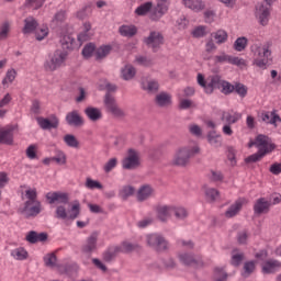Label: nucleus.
Returning a JSON list of instances; mask_svg holds the SVG:
<instances>
[{
    "label": "nucleus",
    "mask_w": 281,
    "mask_h": 281,
    "mask_svg": "<svg viewBox=\"0 0 281 281\" xmlns=\"http://www.w3.org/2000/svg\"><path fill=\"white\" fill-rule=\"evenodd\" d=\"M46 199L49 205L54 203H59L55 209V218L57 221H76L80 216V202L76 201L70 211H67V205H69V194L63 192H48L46 193Z\"/></svg>",
    "instance_id": "nucleus-1"
},
{
    "label": "nucleus",
    "mask_w": 281,
    "mask_h": 281,
    "mask_svg": "<svg viewBox=\"0 0 281 281\" xmlns=\"http://www.w3.org/2000/svg\"><path fill=\"white\" fill-rule=\"evenodd\" d=\"M26 201L24 202L20 213L24 218H36L43 212V203L38 200V192L36 188H29L24 194Z\"/></svg>",
    "instance_id": "nucleus-2"
},
{
    "label": "nucleus",
    "mask_w": 281,
    "mask_h": 281,
    "mask_svg": "<svg viewBox=\"0 0 281 281\" xmlns=\"http://www.w3.org/2000/svg\"><path fill=\"white\" fill-rule=\"evenodd\" d=\"M200 153L201 148L198 145L194 147H181L176 151L172 165L186 168V166L190 164V158L194 157V155H199Z\"/></svg>",
    "instance_id": "nucleus-3"
},
{
    "label": "nucleus",
    "mask_w": 281,
    "mask_h": 281,
    "mask_svg": "<svg viewBox=\"0 0 281 281\" xmlns=\"http://www.w3.org/2000/svg\"><path fill=\"white\" fill-rule=\"evenodd\" d=\"M251 52L257 67L265 68L269 65V60L271 59V48L269 43L262 45L255 44L251 46Z\"/></svg>",
    "instance_id": "nucleus-4"
},
{
    "label": "nucleus",
    "mask_w": 281,
    "mask_h": 281,
    "mask_svg": "<svg viewBox=\"0 0 281 281\" xmlns=\"http://www.w3.org/2000/svg\"><path fill=\"white\" fill-rule=\"evenodd\" d=\"M67 50L57 49L52 55H49V59L44 63L45 71H56V69H60L65 61L67 60Z\"/></svg>",
    "instance_id": "nucleus-5"
},
{
    "label": "nucleus",
    "mask_w": 281,
    "mask_h": 281,
    "mask_svg": "<svg viewBox=\"0 0 281 281\" xmlns=\"http://www.w3.org/2000/svg\"><path fill=\"white\" fill-rule=\"evenodd\" d=\"M276 0H265L256 5L255 15L258 19L260 25L269 24V16H271V5Z\"/></svg>",
    "instance_id": "nucleus-6"
},
{
    "label": "nucleus",
    "mask_w": 281,
    "mask_h": 281,
    "mask_svg": "<svg viewBox=\"0 0 281 281\" xmlns=\"http://www.w3.org/2000/svg\"><path fill=\"white\" fill-rule=\"evenodd\" d=\"M147 245L154 251H157L158 254H161L164 251H168V240H166V237L161 234H149L146 236Z\"/></svg>",
    "instance_id": "nucleus-7"
},
{
    "label": "nucleus",
    "mask_w": 281,
    "mask_h": 281,
    "mask_svg": "<svg viewBox=\"0 0 281 281\" xmlns=\"http://www.w3.org/2000/svg\"><path fill=\"white\" fill-rule=\"evenodd\" d=\"M122 168H124V170H135V168H139V151L130 148L127 150V157L122 161Z\"/></svg>",
    "instance_id": "nucleus-8"
},
{
    "label": "nucleus",
    "mask_w": 281,
    "mask_h": 281,
    "mask_svg": "<svg viewBox=\"0 0 281 281\" xmlns=\"http://www.w3.org/2000/svg\"><path fill=\"white\" fill-rule=\"evenodd\" d=\"M145 45H147L153 52H157L164 45V35L157 31L149 33L147 37L144 38Z\"/></svg>",
    "instance_id": "nucleus-9"
},
{
    "label": "nucleus",
    "mask_w": 281,
    "mask_h": 281,
    "mask_svg": "<svg viewBox=\"0 0 281 281\" xmlns=\"http://www.w3.org/2000/svg\"><path fill=\"white\" fill-rule=\"evenodd\" d=\"M170 7V0H158L156 7L151 9L150 19L151 21H159Z\"/></svg>",
    "instance_id": "nucleus-10"
},
{
    "label": "nucleus",
    "mask_w": 281,
    "mask_h": 281,
    "mask_svg": "<svg viewBox=\"0 0 281 281\" xmlns=\"http://www.w3.org/2000/svg\"><path fill=\"white\" fill-rule=\"evenodd\" d=\"M95 249H98V233H92L81 246V254L89 257Z\"/></svg>",
    "instance_id": "nucleus-11"
},
{
    "label": "nucleus",
    "mask_w": 281,
    "mask_h": 281,
    "mask_svg": "<svg viewBox=\"0 0 281 281\" xmlns=\"http://www.w3.org/2000/svg\"><path fill=\"white\" fill-rule=\"evenodd\" d=\"M252 144H255L259 150H268V153L276 150V144L271 143V138L267 135L259 134Z\"/></svg>",
    "instance_id": "nucleus-12"
},
{
    "label": "nucleus",
    "mask_w": 281,
    "mask_h": 281,
    "mask_svg": "<svg viewBox=\"0 0 281 281\" xmlns=\"http://www.w3.org/2000/svg\"><path fill=\"white\" fill-rule=\"evenodd\" d=\"M66 124L75 128H82L85 126V117L78 111H71L66 114Z\"/></svg>",
    "instance_id": "nucleus-13"
},
{
    "label": "nucleus",
    "mask_w": 281,
    "mask_h": 281,
    "mask_svg": "<svg viewBox=\"0 0 281 281\" xmlns=\"http://www.w3.org/2000/svg\"><path fill=\"white\" fill-rule=\"evenodd\" d=\"M179 260L186 267H203V260L190 252L180 254Z\"/></svg>",
    "instance_id": "nucleus-14"
},
{
    "label": "nucleus",
    "mask_w": 281,
    "mask_h": 281,
    "mask_svg": "<svg viewBox=\"0 0 281 281\" xmlns=\"http://www.w3.org/2000/svg\"><path fill=\"white\" fill-rule=\"evenodd\" d=\"M37 124L43 131H52V128H58L60 121L56 115H52L49 119L38 117Z\"/></svg>",
    "instance_id": "nucleus-15"
},
{
    "label": "nucleus",
    "mask_w": 281,
    "mask_h": 281,
    "mask_svg": "<svg viewBox=\"0 0 281 281\" xmlns=\"http://www.w3.org/2000/svg\"><path fill=\"white\" fill-rule=\"evenodd\" d=\"M223 77L218 74L211 75L207 77L206 93L210 95L214 93V89H221L223 86Z\"/></svg>",
    "instance_id": "nucleus-16"
},
{
    "label": "nucleus",
    "mask_w": 281,
    "mask_h": 281,
    "mask_svg": "<svg viewBox=\"0 0 281 281\" xmlns=\"http://www.w3.org/2000/svg\"><path fill=\"white\" fill-rule=\"evenodd\" d=\"M245 199H238L232 204L224 213L226 218H234V216H238L240 210H243V205H245Z\"/></svg>",
    "instance_id": "nucleus-17"
},
{
    "label": "nucleus",
    "mask_w": 281,
    "mask_h": 281,
    "mask_svg": "<svg viewBox=\"0 0 281 281\" xmlns=\"http://www.w3.org/2000/svg\"><path fill=\"white\" fill-rule=\"evenodd\" d=\"M156 214L161 223H168V218L172 216V205H158L156 207Z\"/></svg>",
    "instance_id": "nucleus-18"
},
{
    "label": "nucleus",
    "mask_w": 281,
    "mask_h": 281,
    "mask_svg": "<svg viewBox=\"0 0 281 281\" xmlns=\"http://www.w3.org/2000/svg\"><path fill=\"white\" fill-rule=\"evenodd\" d=\"M49 238L47 233H37L36 231H31L26 234L25 240L31 245H36V243H45Z\"/></svg>",
    "instance_id": "nucleus-19"
},
{
    "label": "nucleus",
    "mask_w": 281,
    "mask_h": 281,
    "mask_svg": "<svg viewBox=\"0 0 281 281\" xmlns=\"http://www.w3.org/2000/svg\"><path fill=\"white\" fill-rule=\"evenodd\" d=\"M271 207V201H268L265 198H259L254 205L255 214H267Z\"/></svg>",
    "instance_id": "nucleus-20"
},
{
    "label": "nucleus",
    "mask_w": 281,
    "mask_h": 281,
    "mask_svg": "<svg viewBox=\"0 0 281 281\" xmlns=\"http://www.w3.org/2000/svg\"><path fill=\"white\" fill-rule=\"evenodd\" d=\"M14 126H10L7 130L0 131V144H7L12 146L14 144Z\"/></svg>",
    "instance_id": "nucleus-21"
},
{
    "label": "nucleus",
    "mask_w": 281,
    "mask_h": 281,
    "mask_svg": "<svg viewBox=\"0 0 281 281\" xmlns=\"http://www.w3.org/2000/svg\"><path fill=\"white\" fill-rule=\"evenodd\" d=\"M261 120L266 122V124H272V126H278V122H281L280 115L276 110L261 113Z\"/></svg>",
    "instance_id": "nucleus-22"
},
{
    "label": "nucleus",
    "mask_w": 281,
    "mask_h": 281,
    "mask_svg": "<svg viewBox=\"0 0 281 281\" xmlns=\"http://www.w3.org/2000/svg\"><path fill=\"white\" fill-rule=\"evenodd\" d=\"M153 192H155L153 187L148 184L142 186L137 191L138 201H147V199H150L153 196Z\"/></svg>",
    "instance_id": "nucleus-23"
},
{
    "label": "nucleus",
    "mask_w": 281,
    "mask_h": 281,
    "mask_svg": "<svg viewBox=\"0 0 281 281\" xmlns=\"http://www.w3.org/2000/svg\"><path fill=\"white\" fill-rule=\"evenodd\" d=\"M206 139L214 148H221L223 146L221 134H216V131H210L206 135Z\"/></svg>",
    "instance_id": "nucleus-24"
},
{
    "label": "nucleus",
    "mask_w": 281,
    "mask_h": 281,
    "mask_svg": "<svg viewBox=\"0 0 281 281\" xmlns=\"http://www.w3.org/2000/svg\"><path fill=\"white\" fill-rule=\"evenodd\" d=\"M280 267H281L280 261L270 259L262 265V272L263 273H276V271L280 270Z\"/></svg>",
    "instance_id": "nucleus-25"
},
{
    "label": "nucleus",
    "mask_w": 281,
    "mask_h": 281,
    "mask_svg": "<svg viewBox=\"0 0 281 281\" xmlns=\"http://www.w3.org/2000/svg\"><path fill=\"white\" fill-rule=\"evenodd\" d=\"M57 267H58L59 273L65 274V276H74V274L78 273V271L80 269L78 263L61 265V266H57Z\"/></svg>",
    "instance_id": "nucleus-26"
},
{
    "label": "nucleus",
    "mask_w": 281,
    "mask_h": 281,
    "mask_svg": "<svg viewBox=\"0 0 281 281\" xmlns=\"http://www.w3.org/2000/svg\"><path fill=\"white\" fill-rule=\"evenodd\" d=\"M119 33L126 38H133L137 34V26L123 24L119 27Z\"/></svg>",
    "instance_id": "nucleus-27"
},
{
    "label": "nucleus",
    "mask_w": 281,
    "mask_h": 281,
    "mask_svg": "<svg viewBox=\"0 0 281 281\" xmlns=\"http://www.w3.org/2000/svg\"><path fill=\"white\" fill-rule=\"evenodd\" d=\"M186 8L192 10L193 12H201V10L205 9V3L201 0H182Z\"/></svg>",
    "instance_id": "nucleus-28"
},
{
    "label": "nucleus",
    "mask_w": 281,
    "mask_h": 281,
    "mask_svg": "<svg viewBox=\"0 0 281 281\" xmlns=\"http://www.w3.org/2000/svg\"><path fill=\"white\" fill-rule=\"evenodd\" d=\"M38 27V22L33 16H29L24 20V27L22 30L23 34H32L34 30Z\"/></svg>",
    "instance_id": "nucleus-29"
},
{
    "label": "nucleus",
    "mask_w": 281,
    "mask_h": 281,
    "mask_svg": "<svg viewBox=\"0 0 281 281\" xmlns=\"http://www.w3.org/2000/svg\"><path fill=\"white\" fill-rule=\"evenodd\" d=\"M121 252H122V247L112 246L108 248L105 252H103V260L105 262H111L115 258V256H117V254H121Z\"/></svg>",
    "instance_id": "nucleus-30"
},
{
    "label": "nucleus",
    "mask_w": 281,
    "mask_h": 281,
    "mask_svg": "<svg viewBox=\"0 0 281 281\" xmlns=\"http://www.w3.org/2000/svg\"><path fill=\"white\" fill-rule=\"evenodd\" d=\"M58 258L56 257V254L50 252L44 256V265L45 267H49L50 269H57L58 267H61V265H58Z\"/></svg>",
    "instance_id": "nucleus-31"
},
{
    "label": "nucleus",
    "mask_w": 281,
    "mask_h": 281,
    "mask_svg": "<svg viewBox=\"0 0 281 281\" xmlns=\"http://www.w3.org/2000/svg\"><path fill=\"white\" fill-rule=\"evenodd\" d=\"M85 113L91 122H99V120H102V111L97 108H87Z\"/></svg>",
    "instance_id": "nucleus-32"
},
{
    "label": "nucleus",
    "mask_w": 281,
    "mask_h": 281,
    "mask_svg": "<svg viewBox=\"0 0 281 281\" xmlns=\"http://www.w3.org/2000/svg\"><path fill=\"white\" fill-rule=\"evenodd\" d=\"M156 102L160 106H168L172 104V95L168 92H160L159 94L156 95Z\"/></svg>",
    "instance_id": "nucleus-33"
},
{
    "label": "nucleus",
    "mask_w": 281,
    "mask_h": 281,
    "mask_svg": "<svg viewBox=\"0 0 281 281\" xmlns=\"http://www.w3.org/2000/svg\"><path fill=\"white\" fill-rule=\"evenodd\" d=\"M221 120L226 125L236 124V122H238V120H240V114H238V113L233 114V113H229V112H223Z\"/></svg>",
    "instance_id": "nucleus-34"
},
{
    "label": "nucleus",
    "mask_w": 281,
    "mask_h": 281,
    "mask_svg": "<svg viewBox=\"0 0 281 281\" xmlns=\"http://www.w3.org/2000/svg\"><path fill=\"white\" fill-rule=\"evenodd\" d=\"M172 215L176 217V221H186L189 213L188 210L183 206H172Z\"/></svg>",
    "instance_id": "nucleus-35"
},
{
    "label": "nucleus",
    "mask_w": 281,
    "mask_h": 281,
    "mask_svg": "<svg viewBox=\"0 0 281 281\" xmlns=\"http://www.w3.org/2000/svg\"><path fill=\"white\" fill-rule=\"evenodd\" d=\"M269 153V149H259L258 153L252 154L245 158L246 164H256V161H260L265 155Z\"/></svg>",
    "instance_id": "nucleus-36"
},
{
    "label": "nucleus",
    "mask_w": 281,
    "mask_h": 281,
    "mask_svg": "<svg viewBox=\"0 0 281 281\" xmlns=\"http://www.w3.org/2000/svg\"><path fill=\"white\" fill-rule=\"evenodd\" d=\"M212 38L216 41L217 45H223V43H227L228 35L225 30H218L215 33L211 34Z\"/></svg>",
    "instance_id": "nucleus-37"
},
{
    "label": "nucleus",
    "mask_w": 281,
    "mask_h": 281,
    "mask_svg": "<svg viewBox=\"0 0 281 281\" xmlns=\"http://www.w3.org/2000/svg\"><path fill=\"white\" fill-rule=\"evenodd\" d=\"M135 74H137V71L135 70V67H133L132 65H126L122 69L123 80H133V78H135Z\"/></svg>",
    "instance_id": "nucleus-38"
},
{
    "label": "nucleus",
    "mask_w": 281,
    "mask_h": 281,
    "mask_svg": "<svg viewBox=\"0 0 281 281\" xmlns=\"http://www.w3.org/2000/svg\"><path fill=\"white\" fill-rule=\"evenodd\" d=\"M109 54H111V46H109V45L100 46L94 52V56H95L97 60H102Z\"/></svg>",
    "instance_id": "nucleus-39"
},
{
    "label": "nucleus",
    "mask_w": 281,
    "mask_h": 281,
    "mask_svg": "<svg viewBox=\"0 0 281 281\" xmlns=\"http://www.w3.org/2000/svg\"><path fill=\"white\" fill-rule=\"evenodd\" d=\"M64 142L69 148H78L80 146V142H78V138L72 134H66L64 136Z\"/></svg>",
    "instance_id": "nucleus-40"
},
{
    "label": "nucleus",
    "mask_w": 281,
    "mask_h": 281,
    "mask_svg": "<svg viewBox=\"0 0 281 281\" xmlns=\"http://www.w3.org/2000/svg\"><path fill=\"white\" fill-rule=\"evenodd\" d=\"M149 10H153V2H145L135 10V14L137 16H146Z\"/></svg>",
    "instance_id": "nucleus-41"
},
{
    "label": "nucleus",
    "mask_w": 281,
    "mask_h": 281,
    "mask_svg": "<svg viewBox=\"0 0 281 281\" xmlns=\"http://www.w3.org/2000/svg\"><path fill=\"white\" fill-rule=\"evenodd\" d=\"M236 251L238 250H233L231 265H233V267H240L241 262L245 260V254Z\"/></svg>",
    "instance_id": "nucleus-42"
},
{
    "label": "nucleus",
    "mask_w": 281,
    "mask_h": 281,
    "mask_svg": "<svg viewBox=\"0 0 281 281\" xmlns=\"http://www.w3.org/2000/svg\"><path fill=\"white\" fill-rule=\"evenodd\" d=\"M135 194V188L131 186H125L122 188V190L119 192V196L123 200L126 201L128 196H133Z\"/></svg>",
    "instance_id": "nucleus-43"
},
{
    "label": "nucleus",
    "mask_w": 281,
    "mask_h": 281,
    "mask_svg": "<svg viewBox=\"0 0 281 281\" xmlns=\"http://www.w3.org/2000/svg\"><path fill=\"white\" fill-rule=\"evenodd\" d=\"M256 271V262L247 261L244 263V272L241 273L243 278H249L251 273Z\"/></svg>",
    "instance_id": "nucleus-44"
},
{
    "label": "nucleus",
    "mask_w": 281,
    "mask_h": 281,
    "mask_svg": "<svg viewBox=\"0 0 281 281\" xmlns=\"http://www.w3.org/2000/svg\"><path fill=\"white\" fill-rule=\"evenodd\" d=\"M205 196H206V201H209V203H214V201H216V199H218L220 192H218V190H216L214 188H207L205 190Z\"/></svg>",
    "instance_id": "nucleus-45"
},
{
    "label": "nucleus",
    "mask_w": 281,
    "mask_h": 281,
    "mask_svg": "<svg viewBox=\"0 0 281 281\" xmlns=\"http://www.w3.org/2000/svg\"><path fill=\"white\" fill-rule=\"evenodd\" d=\"M135 63L142 67H153V58L143 55H137L135 57Z\"/></svg>",
    "instance_id": "nucleus-46"
},
{
    "label": "nucleus",
    "mask_w": 281,
    "mask_h": 281,
    "mask_svg": "<svg viewBox=\"0 0 281 281\" xmlns=\"http://www.w3.org/2000/svg\"><path fill=\"white\" fill-rule=\"evenodd\" d=\"M11 256L15 258V260H26L27 258V250L25 248H16L12 250Z\"/></svg>",
    "instance_id": "nucleus-47"
},
{
    "label": "nucleus",
    "mask_w": 281,
    "mask_h": 281,
    "mask_svg": "<svg viewBox=\"0 0 281 281\" xmlns=\"http://www.w3.org/2000/svg\"><path fill=\"white\" fill-rule=\"evenodd\" d=\"M91 12H93V10L91 9V4H87L77 12V19H80V21H83V19L91 16Z\"/></svg>",
    "instance_id": "nucleus-48"
},
{
    "label": "nucleus",
    "mask_w": 281,
    "mask_h": 281,
    "mask_svg": "<svg viewBox=\"0 0 281 281\" xmlns=\"http://www.w3.org/2000/svg\"><path fill=\"white\" fill-rule=\"evenodd\" d=\"M60 44H61L64 52H65V49H71L74 47V38L70 37L69 35H64L60 38Z\"/></svg>",
    "instance_id": "nucleus-49"
},
{
    "label": "nucleus",
    "mask_w": 281,
    "mask_h": 281,
    "mask_svg": "<svg viewBox=\"0 0 281 281\" xmlns=\"http://www.w3.org/2000/svg\"><path fill=\"white\" fill-rule=\"evenodd\" d=\"M95 54V44L89 43L82 49V56L85 58H91Z\"/></svg>",
    "instance_id": "nucleus-50"
},
{
    "label": "nucleus",
    "mask_w": 281,
    "mask_h": 281,
    "mask_svg": "<svg viewBox=\"0 0 281 281\" xmlns=\"http://www.w3.org/2000/svg\"><path fill=\"white\" fill-rule=\"evenodd\" d=\"M247 47V37H238L234 43V49L236 52H244Z\"/></svg>",
    "instance_id": "nucleus-51"
},
{
    "label": "nucleus",
    "mask_w": 281,
    "mask_h": 281,
    "mask_svg": "<svg viewBox=\"0 0 281 281\" xmlns=\"http://www.w3.org/2000/svg\"><path fill=\"white\" fill-rule=\"evenodd\" d=\"M234 87L235 85L229 83V81L224 80L221 86V92L224 93V95H229L231 93H234Z\"/></svg>",
    "instance_id": "nucleus-52"
},
{
    "label": "nucleus",
    "mask_w": 281,
    "mask_h": 281,
    "mask_svg": "<svg viewBox=\"0 0 281 281\" xmlns=\"http://www.w3.org/2000/svg\"><path fill=\"white\" fill-rule=\"evenodd\" d=\"M16 79V70L11 68L7 71L4 79L2 80V85H8V82L12 83Z\"/></svg>",
    "instance_id": "nucleus-53"
},
{
    "label": "nucleus",
    "mask_w": 281,
    "mask_h": 281,
    "mask_svg": "<svg viewBox=\"0 0 281 281\" xmlns=\"http://www.w3.org/2000/svg\"><path fill=\"white\" fill-rule=\"evenodd\" d=\"M86 188L89 190H102V183H100L98 180H93L91 178H87L86 180Z\"/></svg>",
    "instance_id": "nucleus-54"
},
{
    "label": "nucleus",
    "mask_w": 281,
    "mask_h": 281,
    "mask_svg": "<svg viewBox=\"0 0 281 281\" xmlns=\"http://www.w3.org/2000/svg\"><path fill=\"white\" fill-rule=\"evenodd\" d=\"M234 91L239 95V98H245V95H247V86L237 82L235 83Z\"/></svg>",
    "instance_id": "nucleus-55"
},
{
    "label": "nucleus",
    "mask_w": 281,
    "mask_h": 281,
    "mask_svg": "<svg viewBox=\"0 0 281 281\" xmlns=\"http://www.w3.org/2000/svg\"><path fill=\"white\" fill-rule=\"evenodd\" d=\"M144 89L149 93H157V91H159V82L155 80L148 81L147 85L144 86Z\"/></svg>",
    "instance_id": "nucleus-56"
},
{
    "label": "nucleus",
    "mask_w": 281,
    "mask_h": 281,
    "mask_svg": "<svg viewBox=\"0 0 281 281\" xmlns=\"http://www.w3.org/2000/svg\"><path fill=\"white\" fill-rule=\"evenodd\" d=\"M232 55H227L225 54V52H222L220 55H216L214 57V63L223 65V63H228L229 64V59H231Z\"/></svg>",
    "instance_id": "nucleus-57"
},
{
    "label": "nucleus",
    "mask_w": 281,
    "mask_h": 281,
    "mask_svg": "<svg viewBox=\"0 0 281 281\" xmlns=\"http://www.w3.org/2000/svg\"><path fill=\"white\" fill-rule=\"evenodd\" d=\"M205 26H198L192 31L193 38H203L207 34Z\"/></svg>",
    "instance_id": "nucleus-58"
},
{
    "label": "nucleus",
    "mask_w": 281,
    "mask_h": 281,
    "mask_svg": "<svg viewBox=\"0 0 281 281\" xmlns=\"http://www.w3.org/2000/svg\"><path fill=\"white\" fill-rule=\"evenodd\" d=\"M53 161H56V164H60L61 166H65L67 164V156L65 153L58 150L57 155L55 157H52Z\"/></svg>",
    "instance_id": "nucleus-59"
},
{
    "label": "nucleus",
    "mask_w": 281,
    "mask_h": 281,
    "mask_svg": "<svg viewBox=\"0 0 281 281\" xmlns=\"http://www.w3.org/2000/svg\"><path fill=\"white\" fill-rule=\"evenodd\" d=\"M189 132L191 133V135H193L194 137H201L203 135V130L201 128V126L196 125V124H192L189 126Z\"/></svg>",
    "instance_id": "nucleus-60"
},
{
    "label": "nucleus",
    "mask_w": 281,
    "mask_h": 281,
    "mask_svg": "<svg viewBox=\"0 0 281 281\" xmlns=\"http://www.w3.org/2000/svg\"><path fill=\"white\" fill-rule=\"evenodd\" d=\"M65 19H67L65 11H59L55 14L53 23H55V25H60V23H64Z\"/></svg>",
    "instance_id": "nucleus-61"
},
{
    "label": "nucleus",
    "mask_w": 281,
    "mask_h": 281,
    "mask_svg": "<svg viewBox=\"0 0 281 281\" xmlns=\"http://www.w3.org/2000/svg\"><path fill=\"white\" fill-rule=\"evenodd\" d=\"M117 166V158H111L104 166H103V170L104 172L109 173L111 172V170H113V168H115Z\"/></svg>",
    "instance_id": "nucleus-62"
},
{
    "label": "nucleus",
    "mask_w": 281,
    "mask_h": 281,
    "mask_svg": "<svg viewBox=\"0 0 281 281\" xmlns=\"http://www.w3.org/2000/svg\"><path fill=\"white\" fill-rule=\"evenodd\" d=\"M215 281H225L227 280V272L223 268H215Z\"/></svg>",
    "instance_id": "nucleus-63"
},
{
    "label": "nucleus",
    "mask_w": 281,
    "mask_h": 281,
    "mask_svg": "<svg viewBox=\"0 0 281 281\" xmlns=\"http://www.w3.org/2000/svg\"><path fill=\"white\" fill-rule=\"evenodd\" d=\"M210 181H213L214 183L218 181H223V173L221 171L212 170L211 175L209 176Z\"/></svg>",
    "instance_id": "nucleus-64"
}]
</instances>
